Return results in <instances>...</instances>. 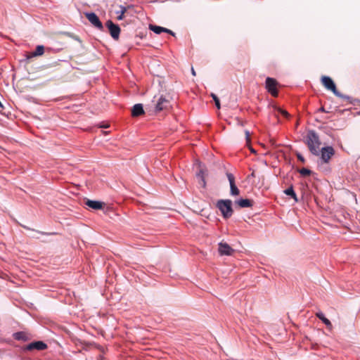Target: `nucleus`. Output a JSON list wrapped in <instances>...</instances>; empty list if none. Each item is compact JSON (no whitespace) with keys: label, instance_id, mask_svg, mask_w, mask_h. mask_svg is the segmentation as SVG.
I'll list each match as a JSON object with an SVG mask.
<instances>
[{"label":"nucleus","instance_id":"nucleus-1","mask_svg":"<svg viewBox=\"0 0 360 360\" xmlns=\"http://www.w3.org/2000/svg\"><path fill=\"white\" fill-rule=\"evenodd\" d=\"M306 143L312 154L315 155H319L321 141L319 140V136L314 131H309L307 133L306 137Z\"/></svg>","mask_w":360,"mask_h":360},{"label":"nucleus","instance_id":"nucleus-2","mask_svg":"<svg viewBox=\"0 0 360 360\" xmlns=\"http://www.w3.org/2000/svg\"><path fill=\"white\" fill-rule=\"evenodd\" d=\"M232 202L230 200H220L217 202V207L221 212L224 217L229 218L233 214L231 207Z\"/></svg>","mask_w":360,"mask_h":360},{"label":"nucleus","instance_id":"nucleus-3","mask_svg":"<svg viewBox=\"0 0 360 360\" xmlns=\"http://www.w3.org/2000/svg\"><path fill=\"white\" fill-rule=\"evenodd\" d=\"M155 108V112H159L162 110H166L169 109L170 107V102L169 100L166 99L162 96H160L157 100L155 99V97L154 98V100L153 101Z\"/></svg>","mask_w":360,"mask_h":360},{"label":"nucleus","instance_id":"nucleus-4","mask_svg":"<svg viewBox=\"0 0 360 360\" xmlns=\"http://www.w3.org/2000/svg\"><path fill=\"white\" fill-rule=\"evenodd\" d=\"M321 83L326 89L331 91L335 96L340 95V93L337 90L335 84L330 77L323 76Z\"/></svg>","mask_w":360,"mask_h":360},{"label":"nucleus","instance_id":"nucleus-5","mask_svg":"<svg viewBox=\"0 0 360 360\" xmlns=\"http://www.w3.org/2000/svg\"><path fill=\"white\" fill-rule=\"evenodd\" d=\"M278 82L277 81L271 77H267L266 79L265 86L268 92L271 94L274 97L278 96V92L277 90Z\"/></svg>","mask_w":360,"mask_h":360},{"label":"nucleus","instance_id":"nucleus-6","mask_svg":"<svg viewBox=\"0 0 360 360\" xmlns=\"http://www.w3.org/2000/svg\"><path fill=\"white\" fill-rule=\"evenodd\" d=\"M105 26L108 27L111 37L114 39L117 40L119 39L120 34V27L117 25L113 23L110 20L106 22Z\"/></svg>","mask_w":360,"mask_h":360},{"label":"nucleus","instance_id":"nucleus-7","mask_svg":"<svg viewBox=\"0 0 360 360\" xmlns=\"http://www.w3.org/2000/svg\"><path fill=\"white\" fill-rule=\"evenodd\" d=\"M335 150L333 147L327 146L321 148V158L323 162L327 163L334 155Z\"/></svg>","mask_w":360,"mask_h":360},{"label":"nucleus","instance_id":"nucleus-8","mask_svg":"<svg viewBox=\"0 0 360 360\" xmlns=\"http://www.w3.org/2000/svg\"><path fill=\"white\" fill-rule=\"evenodd\" d=\"M85 16L94 27L100 30H103V24L94 13H85Z\"/></svg>","mask_w":360,"mask_h":360},{"label":"nucleus","instance_id":"nucleus-9","mask_svg":"<svg viewBox=\"0 0 360 360\" xmlns=\"http://www.w3.org/2000/svg\"><path fill=\"white\" fill-rule=\"evenodd\" d=\"M46 348H47V345L44 342L36 341V342H31L29 345H27L25 349L27 350H29V351H32V350H34V349L38 350V351H41V350L46 349Z\"/></svg>","mask_w":360,"mask_h":360},{"label":"nucleus","instance_id":"nucleus-10","mask_svg":"<svg viewBox=\"0 0 360 360\" xmlns=\"http://www.w3.org/2000/svg\"><path fill=\"white\" fill-rule=\"evenodd\" d=\"M227 178H228L229 184H230L231 195H238L240 194V191L235 184V178H234L233 175L231 173H228Z\"/></svg>","mask_w":360,"mask_h":360},{"label":"nucleus","instance_id":"nucleus-11","mask_svg":"<svg viewBox=\"0 0 360 360\" xmlns=\"http://www.w3.org/2000/svg\"><path fill=\"white\" fill-rule=\"evenodd\" d=\"M234 250L226 243L219 244V252L221 255H231Z\"/></svg>","mask_w":360,"mask_h":360},{"label":"nucleus","instance_id":"nucleus-12","mask_svg":"<svg viewBox=\"0 0 360 360\" xmlns=\"http://www.w3.org/2000/svg\"><path fill=\"white\" fill-rule=\"evenodd\" d=\"M44 53V46L42 45H38L36 49L33 52L27 53L25 56L27 60H30L33 57L42 56Z\"/></svg>","mask_w":360,"mask_h":360},{"label":"nucleus","instance_id":"nucleus-13","mask_svg":"<svg viewBox=\"0 0 360 360\" xmlns=\"http://www.w3.org/2000/svg\"><path fill=\"white\" fill-rule=\"evenodd\" d=\"M85 204L94 210H101L103 208L104 203L100 201L87 200Z\"/></svg>","mask_w":360,"mask_h":360},{"label":"nucleus","instance_id":"nucleus-14","mask_svg":"<svg viewBox=\"0 0 360 360\" xmlns=\"http://www.w3.org/2000/svg\"><path fill=\"white\" fill-rule=\"evenodd\" d=\"M144 114V110L142 104L138 103L133 106L131 109V115L133 117H139Z\"/></svg>","mask_w":360,"mask_h":360},{"label":"nucleus","instance_id":"nucleus-15","mask_svg":"<svg viewBox=\"0 0 360 360\" xmlns=\"http://www.w3.org/2000/svg\"><path fill=\"white\" fill-rule=\"evenodd\" d=\"M236 205L240 207H251L253 205V201L250 199H240L235 202Z\"/></svg>","mask_w":360,"mask_h":360},{"label":"nucleus","instance_id":"nucleus-16","mask_svg":"<svg viewBox=\"0 0 360 360\" xmlns=\"http://www.w3.org/2000/svg\"><path fill=\"white\" fill-rule=\"evenodd\" d=\"M131 7V6H122L120 5V11H117V14H118L117 17V19L118 20H122L124 19V14L127 11V10L129 8H130Z\"/></svg>","mask_w":360,"mask_h":360},{"label":"nucleus","instance_id":"nucleus-17","mask_svg":"<svg viewBox=\"0 0 360 360\" xmlns=\"http://www.w3.org/2000/svg\"><path fill=\"white\" fill-rule=\"evenodd\" d=\"M316 316L323 321V323L328 328L332 327L331 322L325 317L324 314L321 311H319L316 314Z\"/></svg>","mask_w":360,"mask_h":360},{"label":"nucleus","instance_id":"nucleus-18","mask_svg":"<svg viewBox=\"0 0 360 360\" xmlns=\"http://www.w3.org/2000/svg\"><path fill=\"white\" fill-rule=\"evenodd\" d=\"M13 337L17 340L27 341L29 340L28 335L25 332H18L13 334Z\"/></svg>","mask_w":360,"mask_h":360},{"label":"nucleus","instance_id":"nucleus-19","mask_svg":"<svg viewBox=\"0 0 360 360\" xmlns=\"http://www.w3.org/2000/svg\"><path fill=\"white\" fill-rule=\"evenodd\" d=\"M284 193L287 195L291 196L296 202L297 201L296 193H295V191L293 190V187L292 186L290 187H289L288 188H287L286 190H285Z\"/></svg>","mask_w":360,"mask_h":360},{"label":"nucleus","instance_id":"nucleus-20","mask_svg":"<svg viewBox=\"0 0 360 360\" xmlns=\"http://www.w3.org/2000/svg\"><path fill=\"white\" fill-rule=\"evenodd\" d=\"M149 29L156 34H160L162 32V30H164V27L155 25H150Z\"/></svg>","mask_w":360,"mask_h":360},{"label":"nucleus","instance_id":"nucleus-21","mask_svg":"<svg viewBox=\"0 0 360 360\" xmlns=\"http://www.w3.org/2000/svg\"><path fill=\"white\" fill-rule=\"evenodd\" d=\"M211 96L212 98H213L214 103H215V105L216 107L218 108V109H220L221 108V105H220V101H219V98L217 97V96L213 93L211 94Z\"/></svg>","mask_w":360,"mask_h":360},{"label":"nucleus","instance_id":"nucleus-22","mask_svg":"<svg viewBox=\"0 0 360 360\" xmlns=\"http://www.w3.org/2000/svg\"><path fill=\"white\" fill-rule=\"evenodd\" d=\"M299 172L301 175L304 176H309L311 173V170H309L307 168H302V169H300Z\"/></svg>","mask_w":360,"mask_h":360},{"label":"nucleus","instance_id":"nucleus-23","mask_svg":"<svg viewBox=\"0 0 360 360\" xmlns=\"http://www.w3.org/2000/svg\"><path fill=\"white\" fill-rule=\"evenodd\" d=\"M337 96H338V97H340V98H342L344 101H347V102H349V103H352V101H351V99H352V98H351V97H349V96L343 95V94H342L340 93V95Z\"/></svg>","mask_w":360,"mask_h":360},{"label":"nucleus","instance_id":"nucleus-24","mask_svg":"<svg viewBox=\"0 0 360 360\" xmlns=\"http://www.w3.org/2000/svg\"><path fill=\"white\" fill-rule=\"evenodd\" d=\"M278 111L283 116H285V117H288L289 116V113L286 111V110H282V109H280L278 108Z\"/></svg>","mask_w":360,"mask_h":360},{"label":"nucleus","instance_id":"nucleus-25","mask_svg":"<svg viewBox=\"0 0 360 360\" xmlns=\"http://www.w3.org/2000/svg\"><path fill=\"white\" fill-rule=\"evenodd\" d=\"M297 159H298L300 161H301L302 163H304V162H305L304 158H303V156H302L301 154L297 153Z\"/></svg>","mask_w":360,"mask_h":360},{"label":"nucleus","instance_id":"nucleus-26","mask_svg":"<svg viewBox=\"0 0 360 360\" xmlns=\"http://www.w3.org/2000/svg\"><path fill=\"white\" fill-rule=\"evenodd\" d=\"M162 32H167V33H169V34H172L173 36L174 35V33L172 30H168V29L165 28V27H164V30H162Z\"/></svg>","mask_w":360,"mask_h":360},{"label":"nucleus","instance_id":"nucleus-27","mask_svg":"<svg viewBox=\"0 0 360 360\" xmlns=\"http://www.w3.org/2000/svg\"><path fill=\"white\" fill-rule=\"evenodd\" d=\"M245 136H246L247 141L250 142V132L248 131H245Z\"/></svg>","mask_w":360,"mask_h":360},{"label":"nucleus","instance_id":"nucleus-28","mask_svg":"<svg viewBox=\"0 0 360 360\" xmlns=\"http://www.w3.org/2000/svg\"><path fill=\"white\" fill-rule=\"evenodd\" d=\"M198 176H201V179H202V184H203V186H205V180H204L202 171H200V173L198 174Z\"/></svg>","mask_w":360,"mask_h":360},{"label":"nucleus","instance_id":"nucleus-29","mask_svg":"<svg viewBox=\"0 0 360 360\" xmlns=\"http://www.w3.org/2000/svg\"><path fill=\"white\" fill-rule=\"evenodd\" d=\"M319 112H328V111H326L323 107L320 108L319 109Z\"/></svg>","mask_w":360,"mask_h":360},{"label":"nucleus","instance_id":"nucleus-30","mask_svg":"<svg viewBox=\"0 0 360 360\" xmlns=\"http://www.w3.org/2000/svg\"><path fill=\"white\" fill-rule=\"evenodd\" d=\"M191 72H192V75L195 76V71L194 70V69L193 68L191 69Z\"/></svg>","mask_w":360,"mask_h":360},{"label":"nucleus","instance_id":"nucleus-31","mask_svg":"<svg viewBox=\"0 0 360 360\" xmlns=\"http://www.w3.org/2000/svg\"><path fill=\"white\" fill-rule=\"evenodd\" d=\"M100 127H101V128H106V127H108V125H103V126H101Z\"/></svg>","mask_w":360,"mask_h":360},{"label":"nucleus","instance_id":"nucleus-32","mask_svg":"<svg viewBox=\"0 0 360 360\" xmlns=\"http://www.w3.org/2000/svg\"><path fill=\"white\" fill-rule=\"evenodd\" d=\"M2 107H3L2 103H1V102L0 101V108H2Z\"/></svg>","mask_w":360,"mask_h":360}]
</instances>
